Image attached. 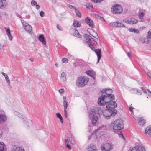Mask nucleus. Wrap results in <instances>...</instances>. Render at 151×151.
Here are the masks:
<instances>
[{"label":"nucleus","instance_id":"nucleus-1","mask_svg":"<svg viewBox=\"0 0 151 151\" xmlns=\"http://www.w3.org/2000/svg\"><path fill=\"white\" fill-rule=\"evenodd\" d=\"M117 105L115 102H111L108 105L103 107L106 109L103 110L101 109L102 114H103L105 118L107 119H109L111 116L113 117L117 114V111L115 110L114 108L116 107Z\"/></svg>","mask_w":151,"mask_h":151},{"label":"nucleus","instance_id":"nucleus-2","mask_svg":"<svg viewBox=\"0 0 151 151\" xmlns=\"http://www.w3.org/2000/svg\"><path fill=\"white\" fill-rule=\"evenodd\" d=\"M114 96L113 94H111L110 93L106 95H102L98 99V104L104 107L108 105L111 102L114 100Z\"/></svg>","mask_w":151,"mask_h":151},{"label":"nucleus","instance_id":"nucleus-3","mask_svg":"<svg viewBox=\"0 0 151 151\" xmlns=\"http://www.w3.org/2000/svg\"><path fill=\"white\" fill-rule=\"evenodd\" d=\"M102 110L100 108L95 107L92 109L89 112V116L92 118V123L93 125L96 126L98 118L101 114Z\"/></svg>","mask_w":151,"mask_h":151},{"label":"nucleus","instance_id":"nucleus-4","mask_svg":"<svg viewBox=\"0 0 151 151\" xmlns=\"http://www.w3.org/2000/svg\"><path fill=\"white\" fill-rule=\"evenodd\" d=\"M110 127V128L113 129L114 130H121L124 127L123 122L121 119H117L111 124Z\"/></svg>","mask_w":151,"mask_h":151},{"label":"nucleus","instance_id":"nucleus-5","mask_svg":"<svg viewBox=\"0 0 151 151\" xmlns=\"http://www.w3.org/2000/svg\"><path fill=\"white\" fill-rule=\"evenodd\" d=\"M89 81L88 78L84 76H80L76 81L77 85L80 87H83L86 85Z\"/></svg>","mask_w":151,"mask_h":151},{"label":"nucleus","instance_id":"nucleus-6","mask_svg":"<svg viewBox=\"0 0 151 151\" xmlns=\"http://www.w3.org/2000/svg\"><path fill=\"white\" fill-rule=\"evenodd\" d=\"M111 11L115 14H119L121 13L123 11V9L120 5L116 4L111 7Z\"/></svg>","mask_w":151,"mask_h":151},{"label":"nucleus","instance_id":"nucleus-7","mask_svg":"<svg viewBox=\"0 0 151 151\" xmlns=\"http://www.w3.org/2000/svg\"><path fill=\"white\" fill-rule=\"evenodd\" d=\"M21 22L22 24L23 27L26 31L29 33H31L32 32V27L29 24L24 20L21 19Z\"/></svg>","mask_w":151,"mask_h":151},{"label":"nucleus","instance_id":"nucleus-8","mask_svg":"<svg viewBox=\"0 0 151 151\" xmlns=\"http://www.w3.org/2000/svg\"><path fill=\"white\" fill-rule=\"evenodd\" d=\"M113 147L112 144L106 143L102 145L101 147V149L102 151H110L112 149Z\"/></svg>","mask_w":151,"mask_h":151},{"label":"nucleus","instance_id":"nucleus-9","mask_svg":"<svg viewBox=\"0 0 151 151\" xmlns=\"http://www.w3.org/2000/svg\"><path fill=\"white\" fill-rule=\"evenodd\" d=\"M131 151H145L144 146L141 144L137 145L132 148Z\"/></svg>","mask_w":151,"mask_h":151},{"label":"nucleus","instance_id":"nucleus-10","mask_svg":"<svg viewBox=\"0 0 151 151\" xmlns=\"http://www.w3.org/2000/svg\"><path fill=\"white\" fill-rule=\"evenodd\" d=\"M70 32L73 34V35L78 38H80L81 36L79 34L78 31L76 30V29H72L70 30Z\"/></svg>","mask_w":151,"mask_h":151},{"label":"nucleus","instance_id":"nucleus-11","mask_svg":"<svg viewBox=\"0 0 151 151\" xmlns=\"http://www.w3.org/2000/svg\"><path fill=\"white\" fill-rule=\"evenodd\" d=\"M86 149L87 151H97L96 146L93 144L89 145Z\"/></svg>","mask_w":151,"mask_h":151},{"label":"nucleus","instance_id":"nucleus-12","mask_svg":"<svg viewBox=\"0 0 151 151\" xmlns=\"http://www.w3.org/2000/svg\"><path fill=\"white\" fill-rule=\"evenodd\" d=\"M85 21L86 23L89 25V26L93 28L94 27V25L93 21L89 17H87L86 18Z\"/></svg>","mask_w":151,"mask_h":151},{"label":"nucleus","instance_id":"nucleus-13","mask_svg":"<svg viewBox=\"0 0 151 151\" xmlns=\"http://www.w3.org/2000/svg\"><path fill=\"white\" fill-rule=\"evenodd\" d=\"M98 57V60L97 63H98L101 57V49H95L94 51Z\"/></svg>","mask_w":151,"mask_h":151},{"label":"nucleus","instance_id":"nucleus-14","mask_svg":"<svg viewBox=\"0 0 151 151\" xmlns=\"http://www.w3.org/2000/svg\"><path fill=\"white\" fill-rule=\"evenodd\" d=\"M86 74L90 76L93 78L94 80L95 79L96 73L92 70H88L86 72Z\"/></svg>","mask_w":151,"mask_h":151},{"label":"nucleus","instance_id":"nucleus-15","mask_svg":"<svg viewBox=\"0 0 151 151\" xmlns=\"http://www.w3.org/2000/svg\"><path fill=\"white\" fill-rule=\"evenodd\" d=\"M7 120L6 116L4 115L0 114V124H2L6 122Z\"/></svg>","mask_w":151,"mask_h":151},{"label":"nucleus","instance_id":"nucleus-16","mask_svg":"<svg viewBox=\"0 0 151 151\" xmlns=\"http://www.w3.org/2000/svg\"><path fill=\"white\" fill-rule=\"evenodd\" d=\"M4 29H5V31L6 33V34L10 40H12V37L10 33V30L9 28L4 27Z\"/></svg>","mask_w":151,"mask_h":151},{"label":"nucleus","instance_id":"nucleus-17","mask_svg":"<svg viewBox=\"0 0 151 151\" xmlns=\"http://www.w3.org/2000/svg\"><path fill=\"white\" fill-rule=\"evenodd\" d=\"M105 128L106 127L104 125H102L100 127H98L97 128L95 131V134H98L97 132L103 131L105 129Z\"/></svg>","mask_w":151,"mask_h":151},{"label":"nucleus","instance_id":"nucleus-18","mask_svg":"<svg viewBox=\"0 0 151 151\" xmlns=\"http://www.w3.org/2000/svg\"><path fill=\"white\" fill-rule=\"evenodd\" d=\"M7 5L5 0H0V8H4Z\"/></svg>","mask_w":151,"mask_h":151},{"label":"nucleus","instance_id":"nucleus-19","mask_svg":"<svg viewBox=\"0 0 151 151\" xmlns=\"http://www.w3.org/2000/svg\"><path fill=\"white\" fill-rule=\"evenodd\" d=\"M38 39L40 41L43 43L45 45H46V42L43 35H42L38 37Z\"/></svg>","mask_w":151,"mask_h":151},{"label":"nucleus","instance_id":"nucleus-20","mask_svg":"<svg viewBox=\"0 0 151 151\" xmlns=\"http://www.w3.org/2000/svg\"><path fill=\"white\" fill-rule=\"evenodd\" d=\"M6 147L5 145L3 142H0V151H6Z\"/></svg>","mask_w":151,"mask_h":151},{"label":"nucleus","instance_id":"nucleus-21","mask_svg":"<svg viewBox=\"0 0 151 151\" xmlns=\"http://www.w3.org/2000/svg\"><path fill=\"white\" fill-rule=\"evenodd\" d=\"M145 133L151 137V126L149 125L145 129Z\"/></svg>","mask_w":151,"mask_h":151},{"label":"nucleus","instance_id":"nucleus-22","mask_svg":"<svg viewBox=\"0 0 151 151\" xmlns=\"http://www.w3.org/2000/svg\"><path fill=\"white\" fill-rule=\"evenodd\" d=\"M60 80L62 81L65 82L66 80L65 74L64 72H62L61 74Z\"/></svg>","mask_w":151,"mask_h":151},{"label":"nucleus","instance_id":"nucleus-23","mask_svg":"<svg viewBox=\"0 0 151 151\" xmlns=\"http://www.w3.org/2000/svg\"><path fill=\"white\" fill-rule=\"evenodd\" d=\"M73 25L75 27H79L81 26V23L79 21L75 20L74 21Z\"/></svg>","mask_w":151,"mask_h":151},{"label":"nucleus","instance_id":"nucleus-24","mask_svg":"<svg viewBox=\"0 0 151 151\" xmlns=\"http://www.w3.org/2000/svg\"><path fill=\"white\" fill-rule=\"evenodd\" d=\"M138 124L140 125H143L145 123V120L143 118H140L138 120Z\"/></svg>","mask_w":151,"mask_h":151},{"label":"nucleus","instance_id":"nucleus-25","mask_svg":"<svg viewBox=\"0 0 151 151\" xmlns=\"http://www.w3.org/2000/svg\"><path fill=\"white\" fill-rule=\"evenodd\" d=\"M130 20L131 23V24H135L138 22V21L134 18H130Z\"/></svg>","mask_w":151,"mask_h":151},{"label":"nucleus","instance_id":"nucleus-26","mask_svg":"<svg viewBox=\"0 0 151 151\" xmlns=\"http://www.w3.org/2000/svg\"><path fill=\"white\" fill-rule=\"evenodd\" d=\"M4 76L5 77V79L8 85L9 86H10L11 85H10V80H9V79L7 76V75H6L5 76Z\"/></svg>","mask_w":151,"mask_h":151},{"label":"nucleus","instance_id":"nucleus-27","mask_svg":"<svg viewBox=\"0 0 151 151\" xmlns=\"http://www.w3.org/2000/svg\"><path fill=\"white\" fill-rule=\"evenodd\" d=\"M75 10L76 12V16L79 17H81V13L76 8H75Z\"/></svg>","mask_w":151,"mask_h":151},{"label":"nucleus","instance_id":"nucleus-28","mask_svg":"<svg viewBox=\"0 0 151 151\" xmlns=\"http://www.w3.org/2000/svg\"><path fill=\"white\" fill-rule=\"evenodd\" d=\"M117 27H124L126 28V27L123 24L120 22H117Z\"/></svg>","mask_w":151,"mask_h":151},{"label":"nucleus","instance_id":"nucleus-29","mask_svg":"<svg viewBox=\"0 0 151 151\" xmlns=\"http://www.w3.org/2000/svg\"><path fill=\"white\" fill-rule=\"evenodd\" d=\"M63 105L64 107V109H66L68 107L67 103L66 101H65V100L63 101Z\"/></svg>","mask_w":151,"mask_h":151},{"label":"nucleus","instance_id":"nucleus-30","mask_svg":"<svg viewBox=\"0 0 151 151\" xmlns=\"http://www.w3.org/2000/svg\"><path fill=\"white\" fill-rule=\"evenodd\" d=\"M144 15V13L143 12H141L138 14V17L141 19H142Z\"/></svg>","mask_w":151,"mask_h":151},{"label":"nucleus","instance_id":"nucleus-31","mask_svg":"<svg viewBox=\"0 0 151 151\" xmlns=\"http://www.w3.org/2000/svg\"><path fill=\"white\" fill-rule=\"evenodd\" d=\"M84 37L86 40H91V37L89 35L87 34H85L84 36Z\"/></svg>","mask_w":151,"mask_h":151},{"label":"nucleus","instance_id":"nucleus-32","mask_svg":"<svg viewBox=\"0 0 151 151\" xmlns=\"http://www.w3.org/2000/svg\"><path fill=\"white\" fill-rule=\"evenodd\" d=\"M123 21L127 24H131V21L130 20V19H124L123 20Z\"/></svg>","mask_w":151,"mask_h":151},{"label":"nucleus","instance_id":"nucleus-33","mask_svg":"<svg viewBox=\"0 0 151 151\" xmlns=\"http://www.w3.org/2000/svg\"><path fill=\"white\" fill-rule=\"evenodd\" d=\"M68 58L69 60H72L74 59V56L70 54H68Z\"/></svg>","mask_w":151,"mask_h":151},{"label":"nucleus","instance_id":"nucleus-34","mask_svg":"<svg viewBox=\"0 0 151 151\" xmlns=\"http://www.w3.org/2000/svg\"><path fill=\"white\" fill-rule=\"evenodd\" d=\"M14 151H25L24 149L20 147H16L14 150Z\"/></svg>","mask_w":151,"mask_h":151},{"label":"nucleus","instance_id":"nucleus-35","mask_svg":"<svg viewBox=\"0 0 151 151\" xmlns=\"http://www.w3.org/2000/svg\"><path fill=\"white\" fill-rule=\"evenodd\" d=\"M138 91L137 89H132L130 91V92L131 93H137V91Z\"/></svg>","mask_w":151,"mask_h":151},{"label":"nucleus","instance_id":"nucleus-36","mask_svg":"<svg viewBox=\"0 0 151 151\" xmlns=\"http://www.w3.org/2000/svg\"><path fill=\"white\" fill-rule=\"evenodd\" d=\"M117 22H114L111 23L112 26L117 27Z\"/></svg>","mask_w":151,"mask_h":151},{"label":"nucleus","instance_id":"nucleus-37","mask_svg":"<svg viewBox=\"0 0 151 151\" xmlns=\"http://www.w3.org/2000/svg\"><path fill=\"white\" fill-rule=\"evenodd\" d=\"M88 44L89 45V47L92 50L94 51L95 50V48L91 44H90V43H88Z\"/></svg>","mask_w":151,"mask_h":151},{"label":"nucleus","instance_id":"nucleus-38","mask_svg":"<svg viewBox=\"0 0 151 151\" xmlns=\"http://www.w3.org/2000/svg\"><path fill=\"white\" fill-rule=\"evenodd\" d=\"M91 43H93V44L94 45V46H96V45H97L98 44V43L96 41H95L93 39H92V40H91Z\"/></svg>","mask_w":151,"mask_h":151},{"label":"nucleus","instance_id":"nucleus-39","mask_svg":"<svg viewBox=\"0 0 151 151\" xmlns=\"http://www.w3.org/2000/svg\"><path fill=\"white\" fill-rule=\"evenodd\" d=\"M62 62L65 63H68V59L65 58H63L62 59Z\"/></svg>","mask_w":151,"mask_h":151},{"label":"nucleus","instance_id":"nucleus-40","mask_svg":"<svg viewBox=\"0 0 151 151\" xmlns=\"http://www.w3.org/2000/svg\"><path fill=\"white\" fill-rule=\"evenodd\" d=\"M147 37L148 38L151 39V29L150 30L148 33Z\"/></svg>","mask_w":151,"mask_h":151},{"label":"nucleus","instance_id":"nucleus-41","mask_svg":"<svg viewBox=\"0 0 151 151\" xmlns=\"http://www.w3.org/2000/svg\"><path fill=\"white\" fill-rule=\"evenodd\" d=\"M56 115L57 117L59 118L60 119H61L62 118L60 114L59 113H56Z\"/></svg>","mask_w":151,"mask_h":151},{"label":"nucleus","instance_id":"nucleus-42","mask_svg":"<svg viewBox=\"0 0 151 151\" xmlns=\"http://www.w3.org/2000/svg\"><path fill=\"white\" fill-rule=\"evenodd\" d=\"M31 4L32 6H34L37 4V3L34 0H32L31 2Z\"/></svg>","mask_w":151,"mask_h":151},{"label":"nucleus","instance_id":"nucleus-43","mask_svg":"<svg viewBox=\"0 0 151 151\" xmlns=\"http://www.w3.org/2000/svg\"><path fill=\"white\" fill-rule=\"evenodd\" d=\"M101 92L103 93H105L106 94H108L107 89H105L101 91Z\"/></svg>","mask_w":151,"mask_h":151},{"label":"nucleus","instance_id":"nucleus-44","mask_svg":"<svg viewBox=\"0 0 151 151\" xmlns=\"http://www.w3.org/2000/svg\"><path fill=\"white\" fill-rule=\"evenodd\" d=\"M15 115L17 116L18 117H21V116H20L21 114H20V113L17 111H15L14 113Z\"/></svg>","mask_w":151,"mask_h":151},{"label":"nucleus","instance_id":"nucleus-45","mask_svg":"<svg viewBox=\"0 0 151 151\" xmlns=\"http://www.w3.org/2000/svg\"><path fill=\"white\" fill-rule=\"evenodd\" d=\"M94 2L99 3L102 1L103 0H91Z\"/></svg>","mask_w":151,"mask_h":151},{"label":"nucleus","instance_id":"nucleus-46","mask_svg":"<svg viewBox=\"0 0 151 151\" xmlns=\"http://www.w3.org/2000/svg\"><path fill=\"white\" fill-rule=\"evenodd\" d=\"M44 15H45V13L43 11H41L40 12V16H41L42 17H43L44 16Z\"/></svg>","mask_w":151,"mask_h":151},{"label":"nucleus","instance_id":"nucleus-47","mask_svg":"<svg viewBox=\"0 0 151 151\" xmlns=\"http://www.w3.org/2000/svg\"><path fill=\"white\" fill-rule=\"evenodd\" d=\"M129 111L131 112V113L132 114L133 112V110L134 109V108L131 106H129Z\"/></svg>","mask_w":151,"mask_h":151},{"label":"nucleus","instance_id":"nucleus-48","mask_svg":"<svg viewBox=\"0 0 151 151\" xmlns=\"http://www.w3.org/2000/svg\"><path fill=\"white\" fill-rule=\"evenodd\" d=\"M64 116L65 118H67V112L66 111V109H64Z\"/></svg>","mask_w":151,"mask_h":151},{"label":"nucleus","instance_id":"nucleus-49","mask_svg":"<svg viewBox=\"0 0 151 151\" xmlns=\"http://www.w3.org/2000/svg\"><path fill=\"white\" fill-rule=\"evenodd\" d=\"M119 135L120 137H122L123 139H124V137L123 136V134L122 133L120 132L119 133Z\"/></svg>","mask_w":151,"mask_h":151},{"label":"nucleus","instance_id":"nucleus-50","mask_svg":"<svg viewBox=\"0 0 151 151\" xmlns=\"http://www.w3.org/2000/svg\"><path fill=\"white\" fill-rule=\"evenodd\" d=\"M58 91L60 93H62L64 91V90L63 89H61L58 90Z\"/></svg>","mask_w":151,"mask_h":151},{"label":"nucleus","instance_id":"nucleus-51","mask_svg":"<svg viewBox=\"0 0 151 151\" xmlns=\"http://www.w3.org/2000/svg\"><path fill=\"white\" fill-rule=\"evenodd\" d=\"M68 7L71 9H73L75 10V8H75L74 6H73L72 5L70 4L68 5Z\"/></svg>","mask_w":151,"mask_h":151},{"label":"nucleus","instance_id":"nucleus-52","mask_svg":"<svg viewBox=\"0 0 151 151\" xmlns=\"http://www.w3.org/2000/svg\"><path fill=\"white\" fill-rule=\"evenodd\" d=\"M140 88L141 89V90H142V91H143V92L145 93H146L147 92V91L146 90H145L144 88H143V87H141Z\"/></svg>","mask_w":151,"mask_h":151},{"label":"nucleus","instance_id":"nucleus-53","mask_svg":"<svg viewBox=\"0 0 151 151\" xmlns=\"http://www.w3.org/2000/svg\"><path fill=\"white\" fill-rule=\"evenodd\" d=\"M66 147L69 150H71V147L69 144H67Z\"/></svg>","mask_w":151,"mask_h":151},{"label":"nucleus","instance_id":"nucleus-54","mask_svg":"<svg viewBox=\"0 0 151 151\" xmlns=\"http://www.w3.org/2000/svg\"><path fill=\"white\" fill-rule=\"evenodd\" d=\"M57 28L60 30H62V28L60 27L58 25H57Z\"/></svg>","mask_w":151,"mask_h":151},{"label":"nucleus","instance_id":"nucleus-55","mask_svg":"<svg viewBox=\"0 0 151 151\" xmlns=\"http://www.w3.org/2000/svg\"><path fill=\"white\" fill-rule=\"evenodd\" d=\"M137 90L138 91H137V93H139V94H141L142 91V90H141V88H140V89H137Z\"/></svg>","mask_w":151,"mask_h":151},{"label":"nucleus","instance_id":"nucleus-56","mask_svg":"<svg viewBox=\"0 0 151 151\" xmlns=\"http://www.w3.org/2000/svg\"><path fill=\"white\" fill-rule=\"evenodd\" d=\"M134 28H130L129 29V31L131 32H133L134 31Z\"/></svg>","mask_w":151,"mask_h":151},{"label":"nucleus","instance_id":"nucleus-57","mask_svg":"<svg viewBox=\"0 0 151 151\" xmlns=\"http://www.w3.org/2000/svg\"><path fill=\"white\" fill-rule=\"evenodd\" d=\"M134 31L133 32H134V33H139V31L137 30V29L135 28H134Z\"/></svg>","mask_w":151,"mask_h":151},{"label":"nucleus","instance_id":"nucleus-58","mask_svg":"<svg viewBox=\"0 0 151 151\" xmlns=\"http://www.w3.org/2000/svg\"><path fill=\"white\" fill-rule=\"evenodd\" d=\"M147 75L151 79V72H148L147 73Z\"/></svg>","mask_w":151,"mask_h":151},{"label":"nucleus","instance_id":"nucleus-59","mask_svg":"<svg viewBox=\"0 0 151 151\" xmlns=\"http://www.w3.org/2000/svg\"><path fill=\"white\" fill-rule=\"evenodd\" d=\"M4 47V45L3 44H0V49H2Z\"/></svg>","mask_w":151,"mask_h":151},{"label":"nucleus","instance_id":"nucleus-60","mask_svg":"<svg viewBox=\"0 0 151 151\" xmlns=\"http://www.w3.org/2000/svg\"><path fill=\"white\" fill-rule=\"evenodd\" d=\"M35 5H36V9H37V10L39 9L40 8L39 5H37V4H36Z\"/></svg>","mask_w":151,"mask_h":151},{"label":"nucleus","instance_id":"nucleus-61","mask_svg":"<svg viewBox=\"0 0 151 151\" xmlns=\"http://www.w3.org/2000/svg\"><path fill=\"white\" fill-rule=\"evenodd\" d=\"M2 131L0 129V138H1L2 137Z\"/></svg>","mask_w":151,"mask_h":151},{"label":"nucleus","instance_id":"nucleus-62","mask_svg":"<svg viewBox=\"0 0 151 151\" xmlns=\"http://www.w3.org/2000/svg\"><path fill=\"white\" fill-rule=\"evenodd\" d=\"M68 139H65V143H68Z\"/></svg>","mask_w":151,"mask_h":151},{"label":"nucleus","instance_id":"nucleus-63","mask_svg":"<svg viewBox=\"0 0 151 151\" xmlns=\"http://www.w3.org/2000/svg\"><path fill=\"white\" fill-rule=\"evenodd\" d=\"M63 101L65 100V101H66V96H63Z\"/></svg>","mask_w":151,"mask_h":151},{"label":"nucleus","instance_id":"nucleus-64","mask_svg":"<svg viewBox=\"0 0 151 151\" xmlns=\"http://www.w3.org/2000/svg\"><path fill=\"white\" fill-rule=\"evenodd\" d=\"M1 74L4 76H5L6 75H7V74H5V73H4L3 72H1Z\"/></svg>","mask_w":151,"mask_h":151}]
</instances>
